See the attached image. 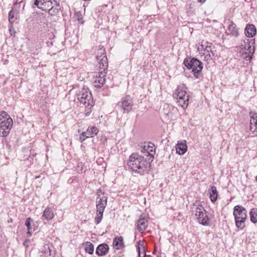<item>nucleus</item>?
Instances as JSON below:
<instances>
[{
    "label": "nucleus",
    "instance_id": "1",
    "mask_svg": "<svg viewBox=\"0 0 257 257\" xmlns=\"http://www.w3.org/2000/svg\"><path fill=\"white\" fill-rule=\"evenodd\" d=\"M127 164L134 176L136 174L143 175L148 173L151 170V162L149 160L138 153H132L130 156Z\"/></svg>",
    "mask_w": 257,
    "mask_h": 257
},
{
    "label": "nucleus",
    "instance_id": "2",
    "mask_svg": "<svg viewBox=\"0 0 257 257\" xmlns=\"http://www.w3.org/2000/svg\"><path fill=\"white\" fill-rule=\"evenodd\" d=\"M32 7L47 12L51 16L57 15L61 10L59 3L55 0H34Z\"/></svg>",
    "mask_w": 257,
    "mask_h": 257
},
{
    "label": "nucleus",
    "instance_id": "3",
    "mask_svg": "<svg viewBox=\"0 0 257 257\" xmlns=\"http://www.w3.org/2000/svg\"><path fill=\"white\" fill-rule=\"evenodd\" d=\"M78 103L81 107L86 108L85 114L88 115L91 112L90 108L93 106L94 102L91 92L88 88L83 87L77 94Z\"/></svg>",
    "mask_w": 257,
    "mask_h": 257
},
{
    "label": "nucleus",
    "instance_id": "4",
    "mask_svg": "<svg viewBox=\"0 0 257 257\" xmlns=\"http://www.w3.org/2000/svg\"><path fill=\"white\" fill-rule=\"evenodd\" d=\"M97 198L96 200V216L94 218L96 224H98L103 217V213L107 205V197L104 192H101L99 189L97 192Z\"/></svg>",
    "mask_w": 257,
    "mask_h": 257
},
{
    "label": "nucleus",
    "instance_id": "5",
    "mask_svg": "<svg viewBox=\"0 0 257 257\" xmlns=\"http://www.w3.org/2000/svg\"><path fill=\"white\" fill-rule=\"evenodd\" d=\"M183 64L189 70H191L194 76L198 78L203 69V63L197 58L188 57L185 58Z\"/></svg>",
    "mask_w": 257,
    "mask_h": 257
},
{
    "label": "nucleus",
    "instance_id": "6",
    "mask_svg": "<svg viewBox=\"0 0 257 257\" xmlns=\"http://www.w3.org/2000/svg\"><path fill=\"white\" fill-rule=\"evenodd\" d=\"M13 121L9 115L3 111L0 114V136L7 137L12 127Z\"/></svg>",
    "mask_w": 257,
    "mask_h": 257
},
{
    "label": "nucleus",
    "instance_id": "7",
    "mask_svg": "<svg viewBox=\"0 0 257 257\" xmlns=\"http://www.w3.org/2000/svg\"><path fill=\"white\" fill-rule=\"evenodd\" d=\"M192 212L196 216L198 222L204 226H209L210 224V219L207 214V212L203 206L200 204H194L192 208Z\"/></svg>",
    "mask_w": 257,
    "mask_h": 257
},
{
    "label": "nucleus",
    "instance_id": "8",
    "mask_svg": "<svg viewBox=\"0 0 257 257\" xmlns=\"http://www.w3.org/2000/svg\"><path fill=\"white\" fill-rule=\"evenodd\" d=\"M233 216L235 218V223L236 228L242 229L245 227V221L247 217L246 210L241 206H234Z\"/></svg>",
    "mask_w": 257,
    "mask_h": 257
},
{
    "label": "nucleus",
    "instance_id": "9",
    "mask_svg": "<svg viewBox=\"0 0 257 257\" xmlns=\"http://www.w3.org/2000/svg\"><path fill=\"white\" fill-rule=\"evenodd\" d=\"M186 86L182 84L178 86L173 97L177 99L178 105L183 108H186L189 104V96L186 95Z\"/></svg>",
    "mask_w": 257,
    "mask_h": 257
},
{
    "label": "nucleus",
    "instance_id": "10",
    "mask_svg": "<svg viewBox=\"0 0 257 257\" xmlns=\"http://www.w3.org/2000/svg\"><path fill=\"white\" fill-rule=\"evenodd\" d=\"M123 113H128L132 108L133 105V101L129 95L123 97L118 104Z\"/></svg>",
    "mask_w": 257,
    "mask_h": 257
},
{
    "label": "nucleus",
    "instance_id": "11",
    "mask_svg": "<svg viewBox=\"0 0 257 257\" xmlns=\"http://www.w3.org/2000/svg\"><path fill=\"white\" fill-rule=\"evenodd\" d=\"M153 145H154L153 144L150 143V145L148 144L147 146H142L139 149L141 152L144 154V156H145V158H147V160H149V162L151 163L153 161L154 158Z\"/></svg>",
    "mask_w": 257,
    "mask_h": 257
},
{
    "label": "nucleus",
    "instance_id": "12",
    "mask_svg": "<svg viewBox=\"0 0 257 257\" xmlns=\"http://www.w3.org/2000/svg\"><path fill=\"white\" fill-rule=\"evenodd\" d=\"M98 129L95 126L88 127L87 130L82 132L80 137L81 142H83L86 139L90 137H93L97 134Z\"/></svg>",
    "mask_w": 257,
    "mask_h": 257
},
{
    "label": "nucleus",
    "instance_id": "13",
    "mask_svg": "<svg viewBox=\"0 0 257 257\" xmlns=\"http://www.w3.org/2000/svg\"><path fill=\"white\" fill-rule=\"evenodd\" d=\"M18 13L16 10L12 9L9 13V31L11 33L13 29V24L17 20Z\"/></svg>",
    "mask_w": 257,
    "mask_h": 257
},
{
    "label": "nucleus",
    "instance_id": "14",
    "mask_svg": "<svg viewBox=\"0 0 257 257\" xmlns=\"http://www.w3.org/2000/svg\"><path fill=\"white\" fill-rule=\"evenodd\" d=\"M256 33V29L253 24H248L244 29V34L247 37H253Z\"/></svg>",
    "mask_w": 257,
    "mask_h": 257
},
{
    "label": "nucleus",
    "instance_id": "15",
    "mask_svg": "<svg viewBox=\"0 0 257 257\" xmlns=\"http://www.w3.org/2000/svg\"><path fill=\"white\" fill-rule=\"evenodd\" d=\"M109 249V246L107 244H100L96 249V253L99 256L105 255L108 252Z\"/></svg>",
    "mask_w": 257,
    "mask_h": 257
},
{
    "label": "nucleus",
    "instance_id": "16",
    "mask_svg": "<svg viewBox=\"0 0 257 257\" xmlns=\"http://www.w3.org/2000/svg\"><path fill=\"white\" fill-rule=\"evenodd\" d=\"M148 220L143 215H141L138 221V229L140 232H144L148 226Z\"/></svg>",
    "mask_w": 257,
    "mask_h": 257
},
{
    "label": "nucleus",
    "instance_id": "17",
    "mask_svg": "<svg viewBox=\"0 0 257 257\" xmlns=\"http://www.w3.org/2000/svg\"><path fill=\"white\" fill-rule=\"evenodd\" d=\"M54 216V214L52 209L49 207H47L43 212L41 219L42 220H51Z\"/></svg>",
    "mask_w": 257,
    "mask_h": 257
},
{
    "label": "nucleus",
    "instance_id": "18",
    "mask_svg": "<svg viewBox=\"0 0 257 257\" xmlns=\"http://www.w3.org/2000/svg\"><path fill=\"white\" fill-rule=\"evenodd\" d=\"M176 153L179 155H184L187 151V146L186 143H178L176 145Z\"/></svg>",
    "mask_w": 257,
    "mask_h": 257
},
{
    "label": "nucleus",
    "instance_id": "19",
    "mask_svg": "<svg viewBox=\"0 0 257 257\" xmlns=\"http://www.w3.org/2000/svg\"><path fill=\"white\" fill-rule=\"evenodd\" d=\"M113 246L116 249L124 247L123 237L121 236L115 237L113 240Z\"/></svg>",
    "mask_w": 257,
    "mask_h": 257
},
{
    "label": "nucleus",
    "instance_id": "20",
    "mask_svg": "<svg viewBox=\"0 0 257 257\" xmlns=\"http://www.w3.org/2000/svg\"><path fill=\"white\" fill-rule=\"evenodd\" d=\"M227 29L230 35L235 37H237L238 36V29L236 28L235 24H234L233 21L230 22Z\"/></svg>",
    "mask_w": 257,
    "mask_h": 257
},
{
    "label": "nucleus",
    "instance_id": "21",
    "mask_svg": "<svg viewBox=\"0 0 257 257\" xmlns=\"http://www.w3.org/2000/svg\"><path fill=\"white\" fill-rule=\"evenodd\" d=\"M205 44H201L198 49L203 50V54H207L213 53L212 49V44L207 42H205Z\"/></svg>",
    "mask_w": 257,
    "mask_h": 257
},
{
    "label": "nucleus",
    "instance_id": "22",
    "mask_svg": "<svg viewBox=\"0 0 257 257\" xmlns=\"http://www.w3.org/2000/svg\"><path fill=\"white\" fill-rule=\"evenodd\" d=\"M209 197L212 202H215L218 197V192L216 187L214 186H211L209 189Z\"/></svg>",
    "mask_w": 257,
    "mask_h": 257
},
{
    "label": "nucleus",
    "instance_id": "23",
    "mask_svg": "<svg viewBox=\"0 0 257 257\" xmlns=\"http://www.w3.org/2000/svg\"><path fill=\"white\" fill-rule=\"evenodd\" d=\"M99 63L100 70H103V71H107L108 67L107 58L106 56H103L100 60H97Z\"/></svg>",
    "mask_w": 257,
    "mask_h": 257
},
{
    "label": "nucleus",
    "instance_id": "24",
    "mask_svg": "<svg viewBox=\"0 0 257 257\" xmlns=\"http://www.w3.org/2000/svg\"><path fill=\"white\" fill-rule=\"evenodd\" d=\"M137 251L139 257H145L146 255V250L144 245L141 240L137 242Z\"/></svg>",
    "mask_w": 257,
    "mask_h": 257
},
{
    "label": "nucleus",
    "instance_id": "25",
    "mask_svg": "<svg viewBox=\"0 0 257 257\" xmlns=\"http://www.w3.org/2000/svg\"><path fill=\"white\" fill-rule=\"evenodd\" d=\"M254 43V39L249 40L246 39V41H244V47L248 51V53L253 54L254 51V46L251 48V46Z\"/></svg>",
    "mask_w": 257,
    "mask_h": 257
},
{
    "label": "nucleus",
    "instance_id": "26",
    "mask_svg": "<svg viewBox=\"0 0 257 257\" xmlns=\"http://www.w3.org/2000/svg\"><path fill=\"white\" fill-rule=\"evenodd\" d=\"M105 78L95 77L94 81V85L95 87L100 88L105 83Z\"/></svg>",
    "mask_w": 257,
    "mask_h": 257
},
{
    "label": "nucleus",
    "instance_id": "27",
    "mask_svg": "<svg viewBox=\"0 0 257 257\" xmlns=\"http://www.w3.org/2000/svg\"><path fill=\"white\" fill-rule=\"evenodd\" d=\"M249 215L250 221L253 223H255L257 222V209L256 208H252L249 211Z\"/></svg>",
    "mask_w": 257,
    "mask_h": 257
},
{
    "label": "nucleus",
    "instance_id": "28",
    "mask_svg": "<svg viewBox=\"0 0 257 257\" xmlns=\"http://www.w3.org/2000/svg\"><path fill=\"white\" fill-rule=\"evenodd\" d=\"M85 250L90 254H92L94 252L93 244L90 242L87 241L85 243Z\"/></svg>",
    "mask_w": 257,
    "mask_h": 257
},
{
    "label": "nucleus",
    "instance_id": "29",
    "mask_svg": "<svg viewBox=\"0 0 257 257\" xmlns=\"http://www.w3.org/2000/svg\"><path fill=\"white\" fill-rule=\"evenodd\" d=\"M33 221V219L29 217L26 219V222H25V225L26 226L27 229H28L27 234H28L29 236H31L32 233V228L31 227V224Z\"/></svg>",
    "mask_w": 257,
    "mask_h": 257
},
{
    "label": "nucleus",
    "instance_id": "30",
    "mask_svg": "<svg viewBox=\"0 0 257 257\" xmlns=\"http://www.w3.org/2000/svg\"><path fill=\"white\" fill-rule=\"evenodd\" d=\"M103 56H106L105 54V50L104 48H101L99 50H98L97 56H96V59L97 60H99L101 59V58H102Z\"/></svg>",
    "mask_w": 257,
    "mask_h": 257
},
{
    "label": "nucleus",
    "instance_id": "31",
    "mask_svg": "<svg viewBox=\"0 0 257 257\" xmlns=\"http://www.w3.org/2000/svg\"><path fill=\"white\" fill-rule=\"evenodd\" d=\"M215 53H211L207 54H203L204 59V60L208 61L212 59V57L214 56Z\"/></svg>",
    "mask_w": 257,
    "mask_h": 257
},
{
    "label": "nucleus",
    "instance_id": "32",
    "mask_svg": "<svg viewBox=\"0 0 257 257\" xmlns=\"http://www.w3.org/2000/svg\"><path fill=\"white\" fill-rule=\"evenodd\" d=\"M253 54L247 53L246 52L242 54V57L247 61H250L252 59V56Z\"/></svg>",
    "mask_w": 257,
    "mask_h": 257
},
{
    "label": "nucleus",
    "instance_id": "33",
    "mask_svg": "<svg viewBox=\"0 0 257 257\" xmlns=\"http://www.w3.org/2000/svg\"><path fill=\"white\" fill-rule=\"evenodd\" d=\"M75 16H76V17L77 18V20L80 23L83 24V17H82V16L81 13L80 12H77L75 13Z\"/></svg>",
    "mask_w": 257,
    "mask_h": 257
},
{
    "label": "nucleus",
    "instance_id": "34",
    "mask_svg": "<svg viewBox=\"0 0 257 257\" xmlns=\"http://www.w3.org/2000/svg\"><path fill=\"white\" fill-rule=\"evenodd\" d=\"M106 71H103V70H102L101 71L96 73L95 77L105 78Z\"/></svg>",
    "mask_w": 257,
    "mask_h": 257
},
{
    "label": "nucleus",
    "instance_id": "35",
    "mask_svg": "<svg viewBox=\"0 0 257 257\" xmlns=\"http://www.w3.org/2000/svg\"><path fill=\"white\" fill-rule=\"evenodd\" d=\"M249 115L251 119H257V113L256 112L250 111Z\"/></svg>",
    "mask_w": 257,
    "mask_h": 257
},
{
    "label": "nucleus",
    "instance_id": "36",
    "mask_svg": "<svg viewBox=\"0 0 257 257\" xmlns=\"http://www.w3.org/2000/svg\"><path fill=\"white\" fill-rule=\"evenodd\" d=\"M48 249H49V254H50V255H53V254H55L54 252H52V250H51V249H50V247H49V246L48 247Z\"/></svg>",
    "mask_w": 257,
    "mask_h": 257
},
{
    "label": "nucleus",
    "instance_id": "37",
    "mask_svg": "<svg viewBox=\"0 0 257 257\" xmlns=\"http://www.w3.org/2000/svg\"><path fill=\"white\" fill-rule=\"evenodd\" d=\"M256 120H257V119L253 120V119H250V125L254 124Z\"/></svg>",
    "mask_w": 257,
    "mask_h": 257
},
{
    "label": "nucleus",
    "instance_id": "38",
    "mask_svg": "<svg viewBox=\"0 0 257 257\" xmlns=\"http://www.w3.org/2000/svg\"><path fill=\"white\" fill-rule=\"evenodd\" d=\"M20 0H16L15 2L14 3V5H16L18 3H21L22 1H19Z\"/></svg>",
    "mask_w": 257,
    "mask_h": 257
},
{
    "label": "nucleus",
    "instance_id": "39",
    "mask_svg": "<svg viewBox=\"0 0 257 257\" xmlns=\"http://www.w3.org/2000/svg\"><path fill=\"white\" fill-rule=\"evenodd\" d=\"M254 125L255 127V128L254 130V132L256 131H257V120L255 121V122L254 123Z\"/></svg>",
    "mask_w": 257,
    "mask_h": 257
},
{
    "label": "nucleus",
    "instance_id": "40",
    "mask_svg": "<svg viewBox=\"0 0 257 257\" xmlns=\"http://www.w3.org/2000/svg\"><path fill=\"white\" fill-rule=\"evenodd\" d=\"M206 0H198L199 3H204Z\"/></svg>",
    "mask_w": 257,
    "mask_h": 257
},
{
    "label": "nucleus",
    "instance_id": "41",
    "mask_svg": "<svg viewBox=\"0 0 257 257\" xmlns=\"http://www.w3.org/2000/svg\"><path fill=\"white\" fill-rule=\"evenodd\" d=\"M49 43H50V42H47V44H48V46H50ZM50 45H53V42H52V41H51V42H50Z\"/></svg>",
    "mask_w": 257,
    "mask_h": 257
},
{
    "label": "nucleus",
    "instance_id": "42",
    "mask_svg": "<svg viewBox=\"0 0 257 257\" xmlns=\"http://www.w3.org/2000/svg\"><path fill=\"white\" fill-rule=\"evenodd\" d=\"M255 181L257 182V175L255 177Z\"/></svg>",
    "mask_w": 257,
    "mask_h": 257
},
{
    "label": "nucleus",
    "instance_id": "43",
    "mask_svg": "<svg viewBox=\"0 0 257 257\" xmlns=\"http://www.w3.org/2000/svg\"><path fill=\"white\" fill-rule=\"evenodd\" d=\"M250 130L252 131V127H250Z\"/></svg>",
    "mask_w": 257,
    "mask_h": 257
},
{
    "label": "nucleus",
    "instance_id": "44",
    "mask_svg": "<svg viewBox=\"0 0 257 257\" xmlns=\"http://www.w3.org/2000/svg\"><path fill=\"white\" fill-rule=\"evenodd\" d=\"M140 257H141V255H140Z\"/></svg>",
    "mask_w": 257,
    "mask_h": 257
}]
</instances>
